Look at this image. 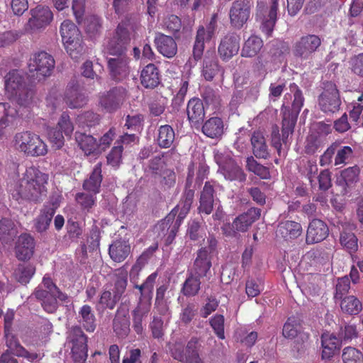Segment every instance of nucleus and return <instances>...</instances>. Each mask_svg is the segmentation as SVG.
Wrapping results in <instances>:
<instances>
[{"label":"nucleus","mask_w":363,"mask_h":363,"mask_svg":"<svg viewBox=\"0 0 363 363\" xmlns=\"http://www.w3.org/2000/svg\"><path fill=\"white\" fill-rule=\"evenodd\" d=\"M49 179L48 174L43 172L38 167L31 166L27 167L22 177L16 184L13 197L20 199L39 203L47 196V184Z\"/></svg>","instance_id":"obj_1"},{"label":"nucleus","mask_w":363,"mask_h":363,"mask_svg":"<svg viewBox=\"0 0 363 363\" xmlns=\"http://www.w3.org/2000/svg\"><path fill=\"white\" fill-rule=\"evenodd\" d=\"M289 97H293L291 107L284 104L281 108L283 141L285 144L289 143V135L294 131L298 116L305 101L302 90L295 83L290 84L289 92L285 95L284 100Z\"/></svg>","instance_id":"obj_2"},{"label":"nucleus","mask_w":363,"mask_h":363,"mask_svg":"<svg viewBox=\"0 0 363 363\" xmlns=\"http://www.w3.org/2000/svg\"><path fill=\"white\" fill-rule=\"evenodd\" d=\"M128 284V272L124 268H119L114 273L113 289L104 286L99 299L96 304L98 312H104L106 309L113 310L125 293Z\"/></svg>","instance_id":"obj_3"},{"label":"nucleus","mask_w":363,"mask_h":363,"mask_svg":"<svg viewBox=\"0 0 363 363\" xmlns=\"http://www.w3.org/2000/svg\"><path fill=\"white\" fill-rule=\"evenodd\" d=\"M5 90L10 99L23 106L31 104L35 95L34 89L26 84L23 75L17 69L11 70L6 75Z\"/></svg>","instance_id":"obj_4"},{"label":"nucleus","mask_w":363,"mask_h":363,"mask_svg":"<svg viewBox=\"0 0 363 363\" xmlns=\"http://www.w3.org/2000/svg\"><path fill=\"white\" fill-rule=\"evenodd\" d=\"M13 145L16 150L27 157L44 156L48 153V146L40 135L30 130L16 133Z\"/></svg>","instance_id":"obj_5"},{"label":"nucleus","mask_w":363,"mask_h":363,"mask_svg":"<svg viewBox=\"0 0 363 363\" xmlns=\"http://www.w3.org/2000/svg\"><path fill=\"white\" fill-rule=\"evenodd\" d=\"M261 216V210L250 208L246 212L237 216L232 223L224 225L221 229L223 234L229 237H237L238 233H245L257 220Z\"/></svg>","instance_id":"obj_6"},{"label":"nucleus","mask_w":363,"mask_h":363,"mask_svg":"<svg viewBox=\"0 0 363 363\" xmlns=\"http://www.w3.org/2000/svg\"><path fill=\"white\" fill-rule=\"evenodd\" d=\"M107 69L112 80L121 82L127 79L130 72V59L126 52H108Z\"/></svg>","instance_id":"obj_7"},{"label":"nucleus","mask_w":363,"mask_h":363,"mask_svg":"<svg viewBox=\"0 0 363 363\" xmlns=\"http://www.w3.org/2000/svg\"><path fill=\"white\" fill-rule=\"evenodd\" d=\"M278 3L277 0H272L269 8L263 2H258L257 6L256 20L259 23L260 30L269 37L273 32L277 20Z\"/></svg>","instance_id":"obj_8"},{"label":"nucleus","mask_w":363,"mask_h":363,"mask_svg":"<svg viewBox=\"0 0 363 363\" xmlns=\"http://www.w3.org/2000/svg\"><path fill=\"white\" fill-rule=\"evenodd\" d=\"M342 101L336 85L327 82L324 84L323 91L318 97V105L325 113H334L340 110Z\"/></svg>","instance_id":"obj_9"},{"label":"nucleus","mask_w":363,"mask_h":363,"mask_svg":"<svg viewBox=\"0 0 363 363\" xmlns=\"http://www.w3.org/2000/svg\"><path fill=\"white\" fill-rule=\"evenodd\" d=\"M55 62L53 57L45 51L33 54L28 62V70L36 77H46L51 75Z\"/></svg>","instance_id":"obj_10"},{"label":"nucleus","mask_w":363,"mask_h":363,"mask_svg":"<svg viewBox=\"0 0 363 363\" xmlns=\"http://www.w3.org/2000/svg\"><path fill=\"white\" fill-rule=\"evenodd\" d=\"M215 160L219 165V172L226 180L243 182L247 175L237 162L229 156H224L221 153L215 155Z\"/></svg>","instance_id":"obj_11"},{"label":"nucleus","mask_w":363,"mask_h":363,"mask_svg":"<svg viewBox=\"0 0 363 363\" xmlns=\"http://www.w3.org/2000/svg\"><path fill=\"white\" fill-rule=\"evenodd\" d=\"M320 45L321 40L318 35H306L296 41L293 45L292 52L296 57L306 60L311 58Z\"/></svg>","instance_id":"obj_12"},{"label":"nucleus","mask_w":363,"mask_h":363,"mask_svg":"<svg viewBox=\"0 0 363 363\" xmlns=\"http://www.w3.org/2000/svg\"><path fill=\"white\" fill-rule=\"evenodd\" d=\"M31 17L25 26L26 33H33L45 28L53 19V14L48 6H37L30 10Z\"/></svg>","instance_id":"obj_13"},{"label":"nucleus","mask_w":363,"mask_h":363,"mask_svg":"<svg viewBox=\"0 0 363 363\" xmlns=\"http://www.w3.org/2000/svg\"><path fill=\"white\" fill-rule=\"evenodd\" d=\"M128 21H121L117 26L113 35L107 44L108 52H126L127 45L130 42V33Z\"/></svg>","instance_id":"obj_14"},{"label":"nucleus","mask_w":363,"mask_h":363,"mask_svg":"<svg viewBox=\"0 0 363 363\" xmlns=\"http://www.w3.org/2000/svg\"><path fill=\"white\" fill-rule=\"evenodd\" d=\"M126 97V89L122 86H116L100 95L99 104L106 111L113 113L120 108Z\"/></svg>","instance_id":"obj_15"},{"label":"nucleus","mask_w":363,"mask_h":363,"mask_svg":"<svg viewBox=\"0 0 363 363\" xmlns=\"http://www.w3.org/2000/svg\"><path fill=\"white\" fill-rule=\"evenodd\" d=\"M194 189H187L183 193L179 203L172 210V211L162 220V225L169 224L174 220L182 222L184 218L189 213L194 199Z\"/></svg>","instance_id":"obj_16"},{"label":"nucleus","mask_w":363,"mask_h":363,"mask_svg":"<svg viewBox=\"0 0 363 363\" xmlns=\"http://www.w3.org/2000/svg\"><path fill=\"white\" fill-rule=\"evenodd\" d=\"M250 4L248 0H235L229 10L230 25L240 29L250 17Z\"/></svg>","instance_id":"obj_17"},{"label":"nucleus","mask_w":363,"mask_h":363,"mask_svg":"<svg viewBox=\"0 0 363 363\" xmlns=\"http://www.w3.org/2000/svg\"><path fill=\"white\" fill-rule=\"evenodd\" d=\"M329 229L327 224L320 219H313L308 227L306 242L308 245L320 242L328 235Z\"/></svg>","instance_id":"obj_18"},{"label":"nucleus","mask_w":363,"mask_h":363,"mask_svg":"<svg viewBox=\"0 0 363 363\" xmlns=\"http://www.w3.org/2000/svg\"><path fill=\"white\" fill-rule=\"evenodd\" d=\"M215 204V190L212 182H206L200 193L198 213L201 215H210Z\"/></svg>","instance_id":"obj_19"},{"label":"nucleus","mask_w":363,"mask_h":363,"mask_svg":"<svg viewBox=\"0 0 363 363\" xmlns=\"http://www.w3.org/2000/svg\"><path fill=\"white\" fill-rule=\"evenodd\" d=\"M239 35L230 33L225 35L218 46V53L223 60H228L237 55L240 50Z\"/></svg>","instance_id":"obj_20"},{"label":"nucleus","mask_w":363,"mask_h":363,"mask_svg":"<svg viewBox=\"0 0 363 363\" xmlns=\"http://www.w3.org/2000/svg\"><path fill=\"white\" fill-rule=\"evenodd\" d=\"M113 329L120 338L126 337L130 332L129 311L125 306L118 308L113 320Z\"/></svg>","instance_id":"obj_21"},{"label":"nucleus","mask_w":363,"mask_h":363,"mask_svg":"<svg viewBox=\"0 0 363 363\" xmlns=\"http://www.w3.org/2000/svg\"><path fill=\"white\" fill-rule=\"evenodd\" d=\"M35 239L28 233L21 234L16 246V256L18 260H29L34 254Z\"/></svg>","instance_id":"obj_22"},{"label":"nucleus","mask_w":363,"mask_h":363,"mask_svg":"<svg viewBox=\"0 0 363 363\" xmlns=\"http://www.w3.org/2000/svg\"><path fill=\"white\" fill-rule=\"evenodd\" d=\"M359 168L357 165L347 167L341 172L337 184L342 189L340 191L342 195H347L351 191L354 184L359 180Z\"/></svg>","instance_id":"obj_23"},{"label":"nucleus","mask_w":363,"mask_h":363,"mask_svg":"<svg viewBox=\"0 0 363 363\" xmlns=\"http://www.w3.org/2000/svg\"><path fill=\"white\" fill-rule=\"evenodd\" d=\"M55 208L50 205H44L40 210L39 214L33 219V228L35 232L43 234L49 229Z\"/></svg>","instance_id":"obj_24"},{"label":"nucleus","mask_w":363,"mask_h":363,"mask_svg":"<svg viewBox=\"0 0 363 363\" xmlns=\"http://www.w3.org/2000/svg\"><path fill=\"white\" fill-rule=\"evenodd\" d=\"M63 100L71 108L83 107L88 101L86 96L79 88L77 84L68 85L65 92Z\"/></svg>","instance_id":"obj_25"},{"label":"nucleus","mask_w":363,"mask_h":363,"mask_svg":"<svg viewBox=\"0 0 363 363\" xmlns=\"http://www.w3.org/2000/svg\"><path fill=\"white\" fill-rule=\"evenodd\" d=\"M103 180L102 163H96L89 177L83 182L82 188L84 191L99 194L101 191V186Z\"/></svg>","instance_id":"obj_26"},{"label":"nucleus","mask_w":363,"mask_h":363,"mask_svg":"<svg viewBox=\"0 0 363 363\" xmlns=\"http://www.w3.org/2000/svg\"><path fill=\"white\" fill-rule=\"evenodd\" d=\"M33 295L40 302L43 308L48 313H55L58 308V303L55 292L44 291L40 286L37 287Z\"/></svg>","instance_id":"obj_27"},{"label":"nucleus","mask_w":363,"mask_h":363,"mask_svg":"<svg viewBox=\"0 0 363 363\" xmlns=\"http://www.w3.org/2000/svg\"><path fill=\"white\" fill-rule=\"evenodd\" d=\"M186 113L189 122L194 125H199L204 118L205 111L202 101L198 98H193L188 102Z\"/></svg>","instance_id":"obj_28"},{"label":"nucleus","mask_w":363,"mask_h":363,"mask_svg":"<svg viewBox=\"0 0 363 363\" xmlns=\"http://www.w3.org/2000/svg\"><path fill=\"white\" fill-rule=\"evenodd\" d=\"M211 267V255L209 252L205 247L201 248L197 253V257L194 261L192 273L198 277H203L206 276L207 272Z\"/></svg>","instance_id":"obj_29"},{"label":"nucleus","mask_w":363,"mask_h":363,"mask_svg":"<svg viewBox=\"0 0 363 363\" xmlns=\"http://www.w3.org/2000/svg\"><path fill=\"white\" fill-rule=\"evenodd\" d=\"M206 236V226L203 219H191L188 223L186 237L191 241L200 243Z\"/></svg>","instance_id":"obj_30"},{"label":"nucleus","mask_w":363,"mask_h":363,"mask_svg":"<svg viewBox=\"0 0 363 363\" xmlns=\"http://www.w3.org/2000/svg\"><path fill=\"white\" fill-rule=\"evenodd\" d=\"M219 72V65L214 51L207 50L204 55L202 75L208 80H212Z\"/></svg>","instance_id":"obj_31"},{"label":"nucleus","mask_w":363,"mask_h":363,"mask_svg":"<svg viewBox=\"0 0 363 363\" xmlns=\"http://www.w3.org/2000/svg\"><path fill=\"white\" fill-rule=\"evenodd\" d=\"M302 232V228L299 223L286 220L280 223L277 228V235L281 236L285 240L295 239Z\"/></svg>","instance_id":"obj_32"},{"label":"nucleus","mask_w":363,"mask_h":363,"mask_svg":"<svg viewBox=\"0 0 363 363\" xmlns=\"http://www.w3.org/2000/svg\"><path fill=\"white\" fill-rule=\"evenodd\" d=\"M250 140L252 152L257 158L267 159L269 156V150L266 143V139L261 131H255Z\"/></svg>","instance_id":"obj_33"},{"label":"nucleus","mask_w":363,"mask_h":363,"mask_svg":"<svg viewBox=\"0 0 363 363\" xmlns=\"http://www.w3.org/2000/svg\"><path fill=\"white\" fill-rule=\"evenodd\" d=\"M96 195L86 191L75 194L74 200L82 213L87 214L93 212L97 204Z\"/></svg>","instance_id":"obj_34"},{"label":"nucleus","mask_w":363,"mask_h":363,"mask_svg":"<svg viewBox=\"0 0 363 363\" xmlns=\"http://www.w3.org/2000/svg\"><path fill=\"white\" fill-rule=\"evenodd\" d=\"M176 174L171 169H164L160 171V190L164 191V197L169 198L172 194H176L174 189Z\"/></svg>","instance_id":"obj_35"},{"label":"nucleus","mask_w":363,"mask_h":363,"mask_svg":"<svg viewBox=\"0 0 363 363\" xmlns=\"http://www.w3.org/2000/svg\"><path fill=\"white\" fill-rule=\"evenodd\" d=\"M130 252V245L124 240H116L109 246L108 253L116 262H121Z\"/></svg>","instance_id":"obj_36"},{"label":"nucleus","mask_w":363,"mask_h":363,"mask_svg":"<svg viewBox=\"0 0 363 363\" xmlns=\"http://www.w3.org/2000/svg\"><path fill=\"white\" fill-rule=\"evenodd\" d=\"M224 131V124L219 117H212L207 120L202 126V132L207 137L218 138Z\"/></svg>","instance_id":"obj_37"},{"label":"nucleus","mask_w":363,"mask_h":363,"mask_svg":"<svg viewBox=\"0 0 363 363\" xmlns=\"http://www.w3.org/2000/svg\"><path fill=\"white\" fill-rule=\"evenodd\" d=\"M141 84L146 88L153 89L159 84V70L157 67L152 63L148 64L142 70Z\"/></svg>","instance_id":"obj_38"},{"label":"nucleus","mask_w":363,"mask_h":363,"mask_svg":"<svg viewBox=\"0 0 363 363\" xmlns=\"http://www.w3.org/2000/svg\"><path fill=\"white\" fill-rule=\"evenodd\" d=\"M75 140L80 149L87 155L94 153L99 149V143L91 135L76 132Z\"/></svg>","instance_id":"obj_39"},{"label":"nucleus","mask_w":363,"mask_h":363,"mask_svg":"<svg viewBox=\"0 0 363 363\" xmlns=\"http://www.w3.org/2000/svg\"><path fill=\"white\" fill-rule=\"evenodd\" d=\"M321 342L323 346V358H330L335 352L340 348L341 340L333 334L325 333L322 335Z\"/></svg>","instance_id":"obj_40"},{"label":"nucleus","mask_w":363,"mask_h":363,"mask_svg":"<svg viewBox=\"0 0 363 363\" xmlns=\"http://www.w3.org/2000/svg\"><path fill=\"white\" fill-rule=\"evenodd\" d=\"M79 323H82L84 328L89 333L95 330L96 317L91 307L89 305L82 306L79 311Z\"/></svg>","instance_id":"obj_41"},{"label":"nucleus","mask_w":363,"mask_h":363,"mask_svg":"<svg viewBox=\"0 0 363 363\" xmlns=\"http://www.w3.org/2000/svg\"><path fill=\"white\" fill-rule=\"evenodd\" d=\"M341 311L346 314L358 315L362 310V303L360 300L353 295L346 296L340 303Z\"/></svg>","instance_id":"obj_42"},{"label":"nucleus","mask_w":363,"mask_h":363,"mask_svg":"<svg viewBox=\"0 0 363 363\" xmlns=\"http://www.w3.org/2000/svg\"><path fill=\"white\" fill-rule=\"evenodd\" d=\"M301 325L298 319L296 317H290L285 323L283 327L282 334L284 337L288 339H294L298 335H301V339L308 338L306 334L301 335Z\"/></svg>","instance_id":"obj_43"},{"label":"nucleus","mask_w":363,"mask_h":363,"mask_svg":"<svg viewBox=\"0 0 363 363\" xmlns=\"http://www.w3.org/2000/svg\"><path fill=\"white\" fill-rule=\"evenodd\" d=\"M35 272V267L30 263L19 264L13 272L15 279L22 284H28Z\"/></svg>","instance_id":"obj_44"},{"label":"nucleus","mask_w":363,"mask_h":363,"mask_svg":"<svg viewBox=\"0 0 363 363\" xmlns=\"http://www.w3.org/2000/svg\"><path fill=\"white\" fill-rule=\"evenodd\" d=\"M334 165L341 168L349 163L353 156V150L349 146H341L337 143Z\"/></svg>","instance_id":"obj_45"},{"label":"nucleus","mask_w":363,"mask_h":363,"mask_svg":"<svg viewBox=\"0 0 363 363\" xmlns=\"http://www.w3.org/2000/svg\"><path fill=\"white\" fill-rule=\"evenodd\" d=\"M262 45L263 43L260 38L251 36L245 43L241 55L245 57H252L259 52Z\"/></svg>","instance_id":"obj_46"},{"label":"nucleus","mask_w":363,"mask_h":363,"mask_svg":"<svg viewBox=\"0 0 363 363\" xmlns=\"http://www.w3.org/2000/svg\"><path fill=\"white\" fill-rule=\"evenodd\" d=\"M68 339L69 342L72 344V347H88V337L79 326L72 327L69 333Z\"/></svg>","instance_id":"obj_47"},{"label":"nucleus","mask_w":363,"mask_h":363,"mask_svg":"<svg viewBox=\"0 0 363 363\" xmlns=\"http://www.w3.org/2000/svg\"><path fill=\"white\" fill-rule=\"evenodd\" d=\"M177 52V45L174 40L168 35L160 34V54L171 58Z\"/></svg>","instance_id":"obj_48"},{"label":"nucleus","mask_w":363,"mask_h":363,"mask_svg":"<svg viewBox=\"0 0 363 363\" xmlns=\"http://www.w3.org/2000/svg\"><path fill=\"white\" fill-rule=\"evenodd\" d=\"M206 36V33L205 28L203 26H200L197 30L193 48V57L196 61L199 60L203 55Z\"/></svg>","instance_id":"obj_49"},{"label":"nucleus","mask_w":363,"mask_h":363,"mask_svg":"<svg viewBox=\"0 0 363 363\" xmlns=\"http://www.w3.org/2000/svg\"><path fill=\"white\" fill-rule=\"evenodd\" d=\"M340 242L343 248L350 254L355 252L358 249V240L352 232H341Z\"/></svg>","instance_id":"obj_50"},{"label":"nucleus","mask_w":363,"mask_h":363,"mask_svg":"<svg viewBox=\"0 0 363 363\" xmlns=\"http://www.w3.org/2000/svg\"><path fill=\"white\" fill-rule=\"evenodd\" d=\"M246 169L261 179H268L270 177L269 169L261 164L258 163L252 156L247 157Z\"/></svg>","instance_id":"obj_51"},{"label":"nucleus","mask_w":363,"mask_h":363,"mask_svg":"<svg viewBox=\"0 0 363 363\" xmlns=\"http://www.w3.org/2000/svg\"><path fill=\"white\" fill-rule=\"evenodd\" d=\"M67 54L74 60L80 58L86 52V45L83 39L64 43Z\"/></svg>","instance_id":"obj_52"},{"label":"nucleus","mask_w":363,"mask_h":363,"mask_svg":"<svg viewBox=\"0 0 363 363\" xmlns=\"http://www.w3.org/2000/svg\"><path fill=\"white\" fill-rule=\"evenodd\" d=\"M199 344L196 338H191L186 347V363H203L198 352Z\"/></svg>","instance_id":"obj_53"},{"label":"nucleus","mask_w":363,"mask_h":363,"mask_svg":"<svg viewBox=\"0 0 363 363\" xmlns=\"http://www.w3.org/2000/svg\"><path fill=\"white\" fill-rule=\"evenodd\" d=\"M201 277H198V275L192 274L191 276L186 279L182 289L185 296H195L198 293L200 289Z\"/></svg>","instance_id":"obj_54"},{"label":"nucleus","mask_w":363,"mask_h":363,"mask_svg":"<svg viewBox=\"0 0 363 363\" xmlns=\"http://www.w3.org/2000/svg\"><path fill=\"white\" fill-rule=\"evenodd\" d=\"M77 121L82 128H91L99 123L100 116L92 111H86L78 116Z\"/></svg>","instance_id":"obj_55"},{"label":"nucleus","mask_w":363,"mask_h":363,"mask_svg":"<svg viewBox=\"0 0 363 363\" xmlns=\"http://www.w3.org/2000/svg\"><path fill=\"white\" fill-rule=\"evenodd\" d=\"M202 97L208 106H211L213 109H218L220 104V99L218 92L210 86L204 88Z\"/></svg>","instance_id":"obj_56"},{"label":"nucleus","mask_w":363,"mask_h":363,"mask_svg":"<svg viewBox=\"0 0 363 363\" xmlns=\"http://www.w3.org/2000/svg\"><path fill=\"white\" fill-rule=\"evenodd\" d=\"M342 357L344 363H363V353L354 347H345Z\"/></svg>","instance_id":"obj_57"},{"label":"nucleus","mask_w":363,"mask_h":363,"mask_svg":"<svg viewBox=\"0 0 363 363\" xmlns=\"http://www.w3.org/2000/svg\"><path fill=\"white\" fill-rule=\"evenodd\" d=\"M291 135H289V143L285 144L283 141V130H281V135L279 133V127L275 125L272 128L271 133V143L272 145L277 150L278 154L281 155L282 145L285 147H289L291 144Z\"/></svg>","instance_id":"obj_58"},{"label":"nucleus","mask_w":363,"mask_h":363,"mask_svg":"<svg viewBox=\"0 0 363 363\" xmlns=\"http://www.w3.org/2000/svg\"><path fill=\"white\" fill-rule=\"evenodd\" d=\"M350 289V280L347 277L338 279L335 286V292L334 294V299L337 302L341 301L347 296Z\"/></svg>","instance_id":"obj_59"},{"label":"nucleus","mask_w":363,"mask_h":363,"mask_svg":"<svg viewBox=\"0 0 363 363\" xmlns=\"http://www.w3.org/2000/svg\"><path fill=\"white\" fill-rule=\"evenodd\" d=\"M57 128L60 130L64 135L70 138L74 131V124L72 122L69 114L63 112L57 122Z\"/></svg>","instance_id":"obj_60"},{"label":"nucleus","mask_w":363,"mask_h":363,"mask_svg":"<svg viewBox=\"0 0 363 363\" xmlns=\"http://www.w3.org/2000/svg\"><path fill=\"white\" fill-rule=\"evenodd\" d=\"M174 138V131L170 125H160V147H169L173 143Z\"/></svg>","instance_id":"obj_61"},{"label":"nucleus","mask_w":363,"mask_h":363,"mask_svg":"<svg viewBox=\"0 0 363 363\" xmlns=\"http://www.w3.org/2000/svg\"><path fill=\"white\" fill-rule=\"evenodd\" d=\"M338 336L341 340V342L344 343H347L353 339L357 338L358 332L356 325L351 324L345 325L344 328H340Z\"/></svg>","instance_id":"obj_62"},{"label":"nucleus","mask_w":363,"mask_h":363,"mask_svg":"<svg viewBox=\"0 0 363 363\" xmlns=\"http://www.w3.org/2000/svg\"><path fill=\"white\" fill-rule=\"evenodd\" d=\"M134 0H113V8L118 16L128 13L133 8Z\"/></svg>","instance_id":"obj_63"},{"label":"nucleus","mask_w":363,"mask_h":363,"mask_svg":"<svg viewBox=\"0 0 363 363\" xmlns=\"http://www.w3.org/2000/svg\"><path fill=\"white\" fill-rule=\"evenodd\" d=\"M123 151L122 145L114 146L106 157L107 163L113 167H118L122 161Z\"/></svg>","instance_id":"obj_64"}]
</instances>
